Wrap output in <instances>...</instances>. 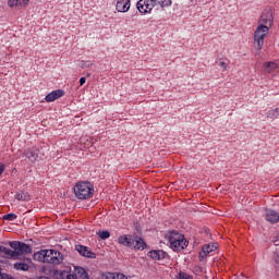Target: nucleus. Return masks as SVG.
Instances as JSON below:
<instances>
[{
	"instance_id": "12",
	"label": "nucleus",
	"mask_w": 279,
	"mask_h": 279,
	"mask_svg": "<svg viewBox=\"0 0 279 279\" xmlns=\"http://www.w3.org/2000/svg\"><path fill=\"white\" fill-rule=\"evenodd\" d=\"M219 247L218 244H206L203 246L202 252L199 253L201 258H206L210 252H215Z\"/></svg>"
},
{
	"instance_id": "32",
	"label": "nucleus",
	"mask_w": 279,
	"mask_h": 279,
	"mask_svg": "<svg viewBox=\"0 0 279 279\" xmlns=\"http://www.w3.org/2000/svg\"><path fill=\"white\" fill-rule=\"evenodd\" d=\"M5 171V165H0V175Z\"/></svg>"
},
{
	"instance_id": "5",
	"label": "nucleus",
	"mask_w": 279,
	"mask_h": 279,
	"mask_svg": "<svg viewBox=\"0 0 279 279\" xmlns=\"http://www.w3.org/2000/svg\"><path fill=\"white\" fill-rule=\"evenodd\" d=\"M269 34V28L267 26H258L254 32V45L260 51L265 45V37Z\"/></svg>"
},
{
	"instance_id": "33",
	"label": "nucleus",
	"mask_w": 279,
	"mask_h": 279,
	"mask_svg": "<svg viewBox=\"0 0 279 279\" xmlns=\"http://www.w3.org/2000/svg\"><path fill=\"white\" fill-rule=\"evenodd\" d=\"M275 245H279V240H275Z\"/></svg>"
},
{
	"instance_id": "30",
	"label": "nucleus",
	"mask_w": 279,
	"mask_h": 279,
	"mask_svg": "<svg viewBox=\"0 0 279 279\" xmlns=\"http://www.w3.org/2000/svg\"><path fill=\"white\" fill-rule=\"evenodd\" d=\"M82 69H88V66H90L89 62H82L81 64Z\"/></svg>"
},
{
	"instance_id": "23",
	"label": "nucleus",
	"mask_w": 279,
	"mask_h": 279,
	"mask_svg": "<svg viewBox=\"0 0 279 279\" xmlns=\"http://www.w3.org/2000/svg\"><path fill=\"white\" fill-rule=\"evenodd\" d=\"M17 202H29V194L27 192H20L15 195Z\"/></svg>"
},
{
	"instance_id": "6",
	"label": "nucleus",
	"mask_w": 279,
	"mask_h": 279,
	"mask_svg": "<svg viewBox=\"0 0 279 279\" xmlns=\"http://www.w3.org/2000/svg\"><path fill=\"white\" fill-rule=\"evenodd\" d=\"M9 245L15 252V260L19 258V256H23V254H32V246H29V244L19 241H11L9 242Z\"/></svg>"
},
{
	"instance_id": "17",
	"label": "nucleus",
	"mask_w": 279,
	"mask_h": 279,
	"mask_svg": "<svg viewBox=\"0 0 279 279\" xmlns=\"http://www.w3.org/2000/svg\"><path fill=\"white\" fill-rule=\"evenodd\" d=\"M74 272L77 279H90L86 269L74 266Z\"/></svg>"
},
{
	"instance_id": "27",
	"label": "nucleus",
	"mask_w": 279,
	"mask_h": 279,
	"mask_svg": "<svg viewBox=\"0 0 279 279\" xmlns=\"http://www.w3.org/2000/svg\"><path fill=\"white\" fill-rule=\"evenodd\" d=\"M3 219L7 221H14V219H16V214H7L3 216Z\"/></svg>"
},
{
	"instance_id": "28",
	"label": "nucleus",
	"mask_w": 279,
	"mask_h": 279,
	"mask_svg": "<svg viewBox=\"0 0 279 279\" xmlns=\"http://www.w3.org/2000/svg\"><path fill=\"white\" fill-rule=\"evenodd\" d=\"M179 278H180V279H193V278H191V276H189V275L185 274V272H180V274H179Z\"/></svg>"
},
{
	"instance_id": "10",
	"label": "nucleus",
	"mask_w": 279,
	"mask_h": 279,
	"mask_svg": "<svg viewBox=\"0 0 279 279\" xmlns=\"http://www.w3.org/2000/svg\"><path fill=\"white\" fill-rule=\"evenodd\" d=\"M132 5L130 0H118L117 4H116V10L117 12H129L130 11V7Z\"/></svg>"
},
{
	"instance_id": "11",
	"label": "nucleus",
	"mask_w": 279,
	"mask_h": 279,
	"mask_svg": "<svg viewBox=\"0 0 279 279\" xmlns=\"http://www.w3.org/2000/svg\"><path fill=\"white\" fill-rule=\"evenodd\" d=\"M118 243L124 245V247H132L134 245V238L132 235H120Z\"/></svg>"
},
{
	"instance_id": "3",
	"label": "nucleus",
	"mask_w": 279,
	"mask_h": 279,
	"mask_svg": "<svg viewBox=\"0 0 279 279\" xmlns=\"http://www.w3.org/2000/svg\"><path fill=\"white\" fill-rule=\"evenodd\" d=\"M167 241L170 243L171 250L174 252H182L189 247L186 239L178 231H170L166 234Z\"/></svg>"
},
{
	"instance_id": "1",
	"label": "nucleus",
	"mask_w": 279,
	"mask_h": 279,
	"mask_svg": "<svg viewBox=\"0 0 279 279\" xmlns=\"http://www.w3.org/2000/svg\"><path fill=\"white\" fill-rule=\"evenodd\" d=\"M34 260L39 263H49L50 265H60L64 260V255L60 251L56 250H40L39 252L34 253Z\"/></svg>"
},
{
	"instance_id": "22",
	"label": "nucleus",
	"mask_w": 279,
	"mask_h": 279,
	"mask_svg": "<svg viewBox=\"0 0 279 279\" xmlns=\"http://www.w3.org/2000/svg\"><path fill=\"white\" fill-rule=\"evenodd\" d=\"M106 279H128V277L121 272H107L105 275Z\"/></svg>"
},
{
	"instance_id": "9",
	"label": "nucleus",
	"mask_w": 279,
	"mask_h": 279,
	"mask_svg": "<svg viewBox=\"0 0 279 279\" xmlns=\"http://www.w3.org/2000/svg\"><path fill=\"white\" fill-rule=\"evenodd\" d=\"M9 8H15V10H23V8H27L29 5V0H9Z\"/></svg>"
},
{
	"instance_id": "13",
	"label": "nucleus",
	"mask_w": 279,
	"mask_h": 279,
	"mask_svg": "<svg viewBox=\"0 0 279 279\" xmlns=\"http://www.w3.org/2000/svg\"><path fill=\"white\" fill-rule=\"evenodd\" d=\"M148 256L149 258H153V260H162L165 256H167V253H165L162 250L150 251L148 252Z\"/></svg>"
},
{
	"instance_id": "19",
	"label": "nucleus",
	"mask_w": 279,
	"mask_h": 279,
	"mask_svg": "<svg viewBox=\"0 0 279 279\" xmlns=\"http://www.w3.org/2000/svg\"><path fill=\"white\" fill-rule=\"evenodd\" d=\"M0 254H4L5 258H13L16 260V252L0 245Z\"/></svg>"
},
{
	"instance_id": "24",
	"label": "nucleus",
	"mask_w": 279,
	"mask_h": 279,
	"mask_svg": "<svg viewBox=\"0 0 279 279\" xmlns=\"http://www.w3.org/2000/svg\"><path fill=\"white\" fill-rule=\"evenodd\" d=\"M14 269H16L17 271H29V266L25 263H15Z\"/></svg>"
},
{
	"instance_id": "18",
	"label": "nucleus",
	"mask_w": 279,
	"mask_h": 279,
	"mask_svg": "<svg viewBox=\"0 0 279 279\" xmlns=\"http://www.w3.org/2000/svg\"><path fill=\"white\" fill-rule=\"evenodd\" d=\"M24 156L29 160V162H35L36 160H38V150L37 149L25 150Z\"/></svg>"
},
{
	"instance_id": "8",
	"label": "nucleus",
	"mask_w": 279,
	"mask_h": 279,
	"mask_svg": "<svg viewBox=\"0 0 279 279\" xmlns=\"http://www.w3.org/2000/svg\"><path fill=\"white\" fill-rule=\"evenodd\" d=\"M75 250L78 252V254H81V256H84L85 258H96V254L88 250V246L77 244L75 245Z\"/></svg>"
},
{
	"instance_id": "7",
	"label": "nucleus",
	"mask_w": 279,
	"mask_h": 279,
	"mask_svg": "<svg viewBox=\"0 0 279 279\" xmlns=\"http://www.w3.org/2000/svg\"><path fill=\"white\" fill-rule=\"evenodd\" d=\"M274 25V15L271 14V11L264 12L258 21L259 27H268V29Z\"/></svg>"
},
{
	"instance_id": "15",
	"label": "nucleus",
	"mask_w": 279,
	"mask_h": 279,
	"mask_svg": "<svg viewBox=\"0 0 279 279\" xmlns=\"http://www.w3.org/2000/svg\"><path fill=\"white\" fill-rule=\"evenodd\" d=\"M62 95H64V92H62L60 89L53 90L46 96V101H48V102L56 101V99H60V97H62Z\"/></svg>"
},
{
	"instance_id": "14",
	"label": "nucleus",
	"mask_w": 279,
	"mask_h": 279,
	"mask_svg": "<svg viewBox=\"0 0 279 279\" xmlns=\"http://www.w3.org/2000/svg\"><path fill=\"white\" fill-rule=\"evenodd\" d=\"M266 220H268L270 223H278L279 221V214L276 210H267L266 211Z\"/></svg>"
},
{
	"instance_id": "21",
	"label": "nucleus",
	"mask_w": 279,
	"mask_h": 279,
	"mask_svg": "<svg viewBox=\"0 0 279 279\" xmlns=\"http://www.w3.org/2000/svg\"><path fill=\"white\" fill-rule=\"evenodd\" d=\"M61 279H77V275H75V270H63L60 274Z\"/></svg>"
},
{
	"instance_id": "2",
	"label": "nucleus",
	"mask_w": 279,
	"mask_h": 279,
	"mask_svg": "<svg viewBox=\"0 0 279 279\" xmlns=\"http://www.w3.org/2000/svg\"><path fill=\"white\" fill-rule=\"evenodd\" d=\"M171 4V0H138L136 8L141 14H149L156 5H160V8H169Z\"/></svg>"
},
{
	"instance_id": "26",
	"label": "nucleus",
	"mask_w": 279,
	"mask_h": 279,
	"mask_svg": "<svg viewBox=\"0 0 279 279\" xmlns=\"http://www.w3.org/2000/svg\"><path fill=\"white\" fill-rule=\"evenodd\" d=\"M98 236L102 241H106V239H110V231H99Z\"/></svg>"
},
{
	"instance_id": "16",
	"label": "nucleus",
	"mask_w": 279,
	"mask_h": 279,
	"mask_svg": "<svg viewBox=\"0 0 279 279\" xmlns=\"http://www.w3.org/2000/svg\"><path fill=\"white\" fill-rule=\"evenodd\" d=\"M134 250H145V247H147V244L145 243V240L135 236L133 238V245L131 246Z\"/></svg>"
},
{
	"instance_id": "31",
	"label": "nucleus",
	"mask_w": 279,
	"mask_h": 279,
	"mask_svg": "<svg viewBox=\"0 0 279 279\" xmlns=\"http://www.w3.org/2000/svg\"><path fill=\"white\" fill-rule=\"evenodd\" d=\"M80 84H81V86H84V84H86V78L85 77H81L80 78Z\"/></svg>"
},
{
	"instance_id": "29",
	"label": "nucleus",
	"mask_w": 279,
	"mask_h": 279,
	"mask_svg": "<svg viewBox=\"0 0 279 279\" xmlns=\"http://www.w3.org/2000/svg\"><path fill=\"white\" fill-rule=\"evenodd\" d=\"M219 66L222 69V71H226L228 69V63H226L225 61H221L219 63Z\"/></svg>"
},
{
	"instance_id": "4",
	"label": "nucleus",
	"mask_w": 279,
	"mask_h": 279,
	"mask_svg": "<svg viewBox=\"0 0 279 279\" xmlns=\"http://www.w3.org/2000/svg\"><path fill=\"white\" fill-rule=\"evenodd\" d=\"M95 190L93 189V184L90 182H78L74 186V195L77 199H90Z\"/></svg>"
},
{
	"instance_id": "25",
	"label": "nucleus",
	"mask_w": 279,
	"mask_h": 279,
	"mask_svg": "<svg viewBox=\"0 0 279 279\" xmlns=\"http://www.w3.org/2000/svg\"><path fill=\"white\" fill-rule=\"evenodd\" d=\"M267 117L269 119H278L279 117V108L271 109L267 112Z\"/></svg>"
},
{
	"instance_id": "20",
	"label": "nucleus",
	"mask_w": 279,
	"mask_h": 279,
	"mask_svg": "<svg viewBox=\"0 0 279 279\" xmlns=\"http://www.w3.org/2000/svg\"><path fill=\"white\" fill-rule=\"evenodd\" d=\"M264 69L266 71V73H274V71H276V69H278V64L274 61H267L264 63Z\"/></svg>"
}]
</instances>
